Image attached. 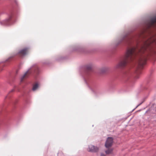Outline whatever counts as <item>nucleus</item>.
I'll return each mask as SVG.
<instances>
[{"label": "nucleus", "instance_id": "obj_1", "mask_svg": "<svg viewBox=\"0 0 156 156\" xmlns=\"http://www.w3.org/2000/svg\"><path fill=\"white\" fill-rule=\"evenodd\" d=\"M149 44H147V46H149ZM146 47L142 48L141 49L135 48L129 49L126 55L122 58L117 65V67L122 68L125 66L129 62L132 60L136 57H137L138 67L140 69H142L146 62L147 57L144 55L141 54L143 53L144 51L146 50Z\"/></svg>", "mask_w": 156, "mask_h": 156}, {"label": "nucleus", "instance_id": "obj_2", "mask_svg": "<svg viewBox=\"0 0 156 156\" xmlns=\"http://www.w3.org/2000/svg\"><path fill=\"white\" fill-rule=\"evenodd\" d=\"M38 68L37 66H36L34 68H33L32 70L31 69H30L28 70L24 75L22 76L21 78V82H22L23 80L27 78L28 76L31 73L32 70H34L35 72L37 73L38 71Z\"/></svg>", "mask_w": 156, "mask_h": 156}, {"label": "nucleus", "instance_id": "obj_3", "mask_svg": "<svg viewBox=\"0 0 156 156\" xmlns=\"http://www.w3.org/2000/svg\"><path fill=\"white\" fill-rule=\"evenodd\" d=\"M113 143V138L111 137H108L105 143V146L106 148H109L112 145Z\"/></svg>", "mask_w": 156, "mask_h": 156}, {"label": "nucleus", "instance_id": "obj_4", "mask_svg": "<svg viewBox=\"0 0 156 156\" xmlns=\"http://www.w3.org/2000/svg\"><path fill=\"white\" fill-rule=\"evenodd\" d=\"M156 26V17L152 18L149 21L148 27H155Z\"/></svg>", "mask_w": 156, "mask_h": 156}, {"label": "nucleus", "instance_id": "obj_5", "mask_svg": "<svg viewBox=\"0 0 156 156\" xmlns=\"http://www.w3.org/2000/svg\"><path fill=\"white\" fill-rule=\"evenodd\" d=\"M28 50V48H27L23 49L19 51L18 55L20 57L24 56L27 53Z\"/></svg>", "mask_w": 156, "mask_h": 156}, {"label": "nucleus", "instance_id": "obj_6", "mask_svg": "<svg viewBox=\"0 0 156 156\" xmlns=\"http://www.w3.org/2000/svg\"><path fill=\"white\" fill-rule=\"evenodd\" d=\"M98 148L94 146L90 145L89 146V151L91 152H96L98 151Z\"/></svg>", "mask_w": 156, "mask_h": 156}, {"label": "nucleus", "instance_id": "obj_7", "mask_svg": "<svg viewBox=\"0 0 156 156\" xmlns=\"http://www.w3.org/2000/svg\"><path fill=\"white\" fill-rule=\"evenodd\" d=\"M38 84L37 83H36L33 85V90L34 91L35 90L38 88Z\"/></svg>", "mask_w": 156, "mask_h": 156}, {"label": "nucleus", "instance_id": "obj_8", "mask_svg": "<svg viewBox=\"0 0 156 156\" xmlns=\"http://www.w3.org/2000/svg\"><path fill=\"white\" fill-rule=\"evenodd\" d=\"M113 151V149H109L105 151V153L107 154H111Z\"/></svg>", "mask_w": 156, "mask_h": 156}, {"label": "nucleus", "instance_id": "obj_9", "mask_svg": "<svg viewBox=\"0 0 156 156\" xmlns=\"http://www.w3.org/2000/svg\"><path fill=\"white\" fill-rule=\"evenodd\" d=\"M87 70L88 71H90L92 70V67L91 65H88L86 66Z\"/></svg>", "mask_w": 156, "mask_h": 156}, {"label": "nucleus", "instance_id": "obj_10", "mask_svg": "<svg viewBox=\"0 0 156 156\" xmlns=\"http://www.w3.org/2000/svg\"><path fill=\"white\" fill-rule=\"evenodd\" d=\"M101 156H105V155L103 154H101Z\"/></svg>", "mask_w": 156, "mask_h": 156}, {"label": "nucleus", "instance_id": "obj_11", "mask_svg": "<svg viewBox=\"0 0 156 156\" xmlns=\"http://www.w3.org/2000/svg\"><path fill=\"white\" fill-rule=\"evenodd\" d=\"M14 90H11V91H12H12H13Z\"/></svg>", "mask_w": 156, "mask_h": 156}]
</instances>
